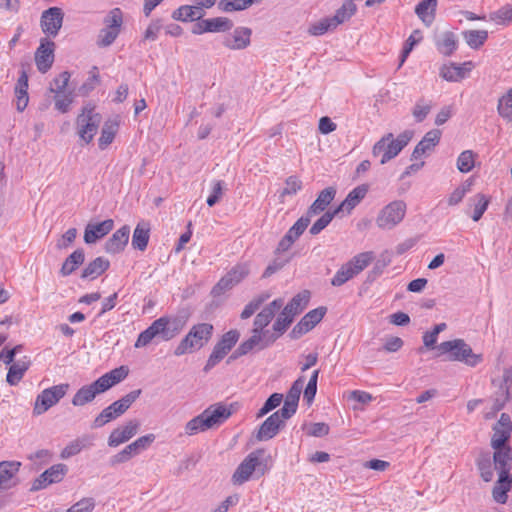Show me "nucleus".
<instances>
[{"label": "nucleus", "instance_id": "42", "mask_svg": "<svg viewBox=\"0 0 512 512\" xmlns=\"http://www.w3.org/2000/svg\"><path fill=\"white\" fill-rule=\"evenodd\" d=\"M84 259H85V254H84L83 249L75 250L64 261V263L60 269V273L63 276L70 275L84 262Z\"/></svg>", "mask_w": 512, "mask_h": 512}, {"label": "nucleus", "instance_id": "46", "mask_svg": "<svg viewBox=\"0 0 512 512\" xmlns=\"http://www.w3.org/2000/svg\"><path fill=\"white\" fill-rule=\"evenodd\" d=\"M462 35L467 45L472 49H479L488 38L486 30H466Z\"/></svg>", "mask_w": 512, "mask_h": 512}, {"label": "nucleus", "instance_id": "57", "mask_svg": "<svg viewBox=\"0 0 512 512\" xmlns=\"http://www.w3.org/2000/svg\"><path fill=\"white\" fill-rule=\"evenodd\" d=\"M339 213L334 210L333 212L327 211L325 212L310 228L309 232L311 235L319 234L323 229H325L330 222L333 220L335 216Z\"/></svg>", "mask_w": 512, "mask_h": 512}, {"label": "nucleus", "instance_id": "14", "mask_svg": "<svg viewBox=\"0 0 512 512\" xmlns=\"http://www.w3.org/2000/svg\"><path fill=\"white\" fill-rule=\"evenodd\" d=\"M67 472L68 467L63 463L52 465L33 481L31 490L39 491L45 489L51 484L59 483L64 479Z\"/></svg>", "mask_w": 512, "mask_h": 512}, {"label": "nucleus", "instance_id": "51", "mask_svg": "<svg viewBox=\"0 0 512 512\" xmlns=\"http://www.w3.org/2000/svg\"><path fill=\"white\" fill-rule=\"evenodd\" d=\"M304 386V378L299 377L297 380L294 381L291 388L286 394L284 402L287 403V406H294L295 408L298 407V402L300 398L301 391Z\"/></svg>", "mask_w": 512, "mask_h": 512}, {"label": "nucleus", "instance_id": "3", "mask_svg": "<svg viewBox=\"0 0 512 512\" xmlns=\"http://www.w3.org/2000/svg\"><path fill=\"white\" fill-rule=\"evenodd\" d=\"M232 415V410L222 403H216L206 408L202 413L189 420L185 427L188 436L205 432L220 426Z\"/></svg>", "mask_w": 512, "mask_h": 512}, {"label": "nucleus", "instance_id": "18", "mask_svg": "<svg viewBox=\"0 0 512 512\" xmlns=\"http://www.w3.org/2000/svg\"><path fill=\"white\" fill-rule=\"evenodd\" d=\"M139 427V421L134 419L126 422L123 426L114 429L108 437V446L118 447L119 445L129 441L137 434Z\"/></svg>", "mask_w": 512, "mask_h": 512}, {"label": "nucleus", "instance_id": "49", "mask_svg": "<svg viewBox=\"0 0 512 512\" xmlns=\"http://www.w3.org/2000/svg\"><path fill=\"white\" fill-rule=\"evenodd\" d=\"M497 111L504 120L512 122V88L499 98Z\"/></svg>", "mask_w": 512, "mask_h": 512}, {"label": "nucleus", "instance_id": "56", "mask_svg": "<svg viewBox=\"0 0 512 512\" xmlns=\"http://www.w3.org/2000/svg\"><path fill=\"white\" fill-rule=\"evenodd\" d=\"M475 154L472 150L463 151L457 159V168L462 173H468L474 168Z\"/></svg>", "mask_w": 512, "mask_h": 512}, {"label": "nucleus", "instance_id": "39", "mask_svg": "<svg viewBox=\"0 0 512 512\" xmlns=\"http://www.w3.org/2000/svg\"><path fill=\"white\" fill-rule=\"evenodd\" d=\"M511 486L512 476L499 475L498 481L492 491L493 499L500 504L506 503L508 498L507 492L510 490Z\"/></svg>", "mask_w": 512, "mask_h": 512}, {"label": "nucleus", "instance_id": "29", "mask_svg": "<svg viewBox=\"0 0 512 512\" xmlns=\"http://www.w3.org/2000/svg\"><path fill=\"white\" fill-rule=\"evenodd\" d=\"M367 192L368 186L365 184L355 187L335 210L338 213L346 212L349 214L364 199Z\"/></svg>", "mask_w": 512, "mask_h": 512}, {"label": "nucleus", "instance_id": "31", "mask_svg": "<svg viewBox=\"0 0 512 512\" xmlns=\"http://www.w3.org/2000/svg\"><path fill=\"white\" fill-rule=\"evenodd\" d=\"M283 424L278 420L277 414H271L259 427L256 438L259 441H267L275 437Z\"/></svg>", "mask_w": 512, "mask_h": 512}, {"label": "nucleus", "instance_id": "40", "mask_svg": "<svg viewBox=\"0 0 512 512\" xmlns=\"http://www.w3.org/2000/svg\"><path fill=\"white\" fill-rule=\"evenodd\" d=\"M149 232H150V227H149L148 223H145V222L138 223L133 232L132 246L135 249L144 251L148 245Z\"/></svg>", "mask_w": 512, "mask_h": 512}, {"label": "nucleus", "instance_id": "17", "mask_svg": "<svg viewBox=\"0 0 512 512\" xmlns=\"http://www.w3.org/2000/svg\"><path fill=\"white\" fill-rule=\"evenodd\" d=\"M64 14L61 8L51 7L45 10L41 16L42 31L52 37H55L62 27Z\"/></svg>", "mask_w": 512, "mask_h": 512}, {"label": "nucleus", "instance_id": "41", "mask_svg": "<svg viewBox=\"0 0 512 512\" xmlns=\"http://www.w3.org/2000/svg\"><path fill=\"white\" fill-rule=\"evenodd\" d=\"M357 11V6L353 0H344L341 7L336 10L334 16L331 17L335 26L348 21Z\"/></svg>", "mask_w": 512, "mask_h": 512}, {"label": "nucleus", "instance_id": "55", "mask_svg": "<svg viewBox=\"0 0 512 512\" xmlns=\"http://www.w3.org/2000/svg\"><path fill=\"white\" fill-rule=\"evenodd\" d=\"M206 21L211 33L226 32L233 27V22L226 17H215L206 19Z\"/></svg>", "mask_w": 512, "mask_h": 512}, {"label": "nucleus", "instance_id": "54", "mask_svg": "<svg viewBox=\"0 0 512 512\" xmlns=\"http://www.w3.org/2000/svg\"><path fill=\"white\" fill-rule=\"evenodd\" d=\"M87 438H77L71 441L60 453V457L62 459H68L72 456L79 454L83 448H85L89 443H86Z\"/></svg>", "mask_w": 512, "mask_h": 512}, {"label": "nucleus", "instance_id": "23", "mask_svg": "<svg viewBox=\"0 0 512 512\" xmlns=\"http://www.w3.org/2000/svg\"><path fill=\"white\" fill-rule=\"evenodd\" d=\"M473 67L472 61H466L462 64L450 63L441 67L440 76L447 81L458 82L464 79Z\"/></svg>", "mask_w": 512, "mask_h": 512}, {"label": "nucleus", "instance_id": "4", "mask_svg": "<svg viewBox=\"0 0 512 512\" xmlns=\"http://www.w3.org/2000/svg\"><path fill=\"white\" fill-rule=\"evenodd\" d=\"M436 356L445 357L451 362H462L469 367H475L483 361L482 354L473 352L470 345L463 339L444 341L436 347Z\"/></svg>", "mask_w": 512, "mask_h": 512}, {"label": "nucleus", "instance_id": "27", "mask_svg": "<svg viewBox=\"0 0 512 512\" xmlns=\"http://www.w3.org/2000/svg\"><path fill=\"white\" fill-rule=\"evenodd\" d=\"M114 226L112 219L104 220L96 224H88L84 232V241L87 244L95 243L98 239L107 235Z\"/></svg>", "mask_w": 512, "mask_h": 512}, {"label": "nucleus", "instance_id": "60", "mask_svg": "<svg viewBox=\"0 0 512 512\" xmlns=\"http://www.w3.org/2000/svg\"><path fill=\"white\" fill-rule=\"evenodd\" d=\"M472 182L467 180L463 184H461L459 187H457L449 196L448 198V204L450 206L457 205L462 201L466 193H468L471 190Z\"/></svg>", "mask_w": 512, "mask_h": 512}, {"label": "nucleus", "instance_id": "34", "mask_svg": "<svg viewBox=\"0 0 512 512\" xmlns=\"http://www.w3.org/2000/svg\"><path fill=\"white\" fill-rule=\"evenodd\" d=\"M435 44L442 55L450 56L457 49L458 39L453 32L446 31L436 39Z\"/></svg>", "mask_w": 512, "mask_h": 512}, {"label": "nucleus", "instance_id": "25", "mask_svg": "<svg viewBox=\"0 0 512 512\" xmlns=\"http://www.w3.org/2000/svg\"><path fill=\"white\" fill-rule=\"evenodd\" d=\"M493 461L495 469L499 475L511 476L512 468V448L509 445H503L501 448H493Z\"/></svg>", "mask_w": 512, "mask_h": 512}, {"label": "nucleus", "instance_id": "50", "mask_svg": "<svg viewBox=\"0 0 512 512\" xmlns=\"http://www.w3.org/2000/svg\"><path fill=\"white\" fill-rule=\"evenodd\" d=\"M355 276H357L355 271L352 269L351 265L346 262L337 270L334 277L331 279V285L340 287Z\"/></svg>", "mask_w": 512, "mask_h": 512}, {"label": "nucleus", "instance_id": "33", "mask_svg": "<svg viewBox=\"0 0 512 512\" xmlns=\"http://www.w3.org/2000/svg\"><path fill=\"white\" fill-rule=\"evenodd\" d=\"M437 3V0H422L415 7L416 15L426 26H430L435 19Z\"/></svg>", "mask_w": 512, "mask_h": 512}, {"label": "nucleus", "instance_id": "2", "mask_svg": "<svg viewBox=\"0 0 512 512\" xmlns=\"http://www.w3.org/2000/svg\"><path fill=\"white\" fill-rule=\"evenodd\" d=\"M184 326L185 322L179 317H160L139 334L134 346L135 348L145 347L156 337L169 341L177 336Z\"/></svg>", "mask_w": 512, "mask_h": 512}, {"label": "nucleus", "instance_id": "45", "mask_svg": "<svg viewBox=\"0 0 512 512\" xmlns=\"http://www.w3.org/2000/svg\"><path fill=\"white\" fill-rule=\"evenodd\" d=\"M119 123L116 120H108L104 123L99 138V147L105 149L114 140Z\"/></svg>", "mask_w": 512, "mask_h": 512}, {"label": "nucleus", "instance_id": "43", "mask_svg": "<svg viewBox=\"0 0 512 512\" xmlns=\"http://www.w3.org/2000/svg\"><path fill=\"white\" fill-rule=\"evenodd\" d=\"M309 298L310 293L308 291L300 292L295 295L283 308L290 312V314H292V316L295 318L306 308Z\"/></svg>", "mask_w": 512, "mask_h": 512}, {"label": "nucleus", "instance_id": "36", "mask_svg": "<svg viewBox=\"0 0 512 512\" xmlns=\"http://www.w3.org/2000/svg\"><path fill=\"white\" fill-rule=\"evenodd\" d=\"M110 266L108 259L97 257L91 261L82 271L81 278L95 279L103 274Z\"/></svg>", "mask_w": 512, "mask_h": 512}, {"label": "nucleus", "instance_id": "62", "mask_svg": "<svg viewBox=\"0 0 512 512\" xmlns=\"http://www.w3.org/2000/svg\"><path fill=\"white\" fill-rule=\"evenodd\" d=\"M421 39H422V33H421L420 30H414L411 33V35L406 40L405 46L403 48L400 65H402L404 63L405 59L410 54V52L412 51L413 47L418 42H420Z\"/></svg>", "mask_w": 512, "mask_h": 512}, {"label": "nucleus", "instance_id": "48", "mask_svg": "<svg viewBox=\"0 0 512 512\" xmlns=\"http://www.w3.org/2000/svg\"><path fill=\"white\" fill-rule=\"evenodd\" d=\"M490 199L484 194H476L470 199V204L473 205V213L471 215L473 221L477 222L481 219L483 214L488 208Z\"/></svg>", "mask_w": 512, "mask_h": 512}, {"label": "nucleus", "instance_id": "47", "mask_svg": "<svg viewBox=\"0 0 512 512\" xmlns=\"http://www.w3.org/2000/svg\"><path fill=\"white\" fill-rule=\"evenodd\" d=\"M374 258V252L366 251L355 255L348 261V263L351 265L356 275H358L370 265Z\"/></svg>", "mask_w": 512, "mask_h": 512}, {"label": "nucleus", "instance_id": "7", "mask_svg": "<svg viewBox=\"0 0 512 512\" xmlns=\"http://www.w3.org/2000/svg\"><path fill=\"white\" fill-rule=\"evenodd\" d=\"M124 23L123 12L120 8L111 9L103 18V28L96 37V45L99 48L110 47L121 33Z\"/></svg>", "mask_w": 512, "mask_h": 512}, {"label": "nucleus", "instance_id": "12", "mask_svg": "<svg viewBox=\"0 0 512 512\" xmlns=\"http://www.w3.org/2000/svg\"><path fill=\"white\" fill-rule=\"evenodd\" d=\"M239 337L240 334L237 330H230L226 332L214 346L212 353L204 366V371L208 372L215 367L231 351Z\"/></svg>", "mask_w": 512, "mask_h": 512}, {"label": "nucleus", "instance_id": "11", "mask_svg": "<svg viewBox=\"0 0 512 512\" xmlns=\"http://www.w3.org/2000/svg\"><path fill=\"white\" fill-rule=\"evenodd\" d=\"M276 341L275 336H271L268 330L259 331L257 329L252 330V335L249 339L242 342L236 351L230 356L228 362L234 360L240 356L248 354L253 349L262 350Z\"/></svg>", "mask_w": 512, "mask_h": 512}, {"label": "nucleus", "instance_id": "24", "mask_svg": "<svg viewBox=\"0 0 512 512\" xmlns=\"http://www.w3.org/2000/svg\"><path fill=\"white\" fill-rule=\"evenodd\" d=\"M284 304V300L282 298L274 299L271 303L266 305L255 317L253 322V328L259 331H265L264 328L269 325V323L274 318L277 311H279Z\"/></svg>", "mask_w": 512, "mask_h": 512}, {"label": "nucleus", "instance_id": "22", "mask_svg": "<svg viewBox=\"0 0 512 512\" xmlns=\"http://www.w3.org/2000/svg\"><path fill=\"white\" fill-rule=\"evenodd\" d=\"M19 461L0 462V490H7L17 485V474L21 467Z\"/></svg>", "mask_w": 512, "mask_h": 512}, {"label": "nucleus", "instance_id": "10", "mask_svg": "<svg viewBox=\"0 0 512 512\" xmlns=\"http://www.w3.org/2000/svg\"><path fill=\"white\" fill-rule=\"evenodd\" d=\"M69 384L62 383L44 389L36 398L33 413L41 415L56 405L67 393Z\"/></svg>", "mask_w": 512, "mask_h": 512}, {"label": "nucleus", "instance_id": "30", "mask_svg": "<svg viewBox=\"0 0 512 512\" xmlns=\"http://www.w3.org/2000/svg\"><path fill=\"white\" fill-rule=\"evenodd\" d=\"M441 137V131L438 129H433L428 131L422 140L416 145L414 151L412 153L413 159H418L425 155L426 153L431 152L434 147L439 143Z\"/></svg>", "mask_w": 512, "mask_h": 512}, {"label": "nucleus", "instance_id": "44", "mask_svg": "<svg viewBox=\"0 0 512 512\" xmlns=\"http://www.w3.org/2000/svg\"><path fill=\"white\" fill-rule=\"evenodd\" d=\"M293 321L294 317L292 314L283 308L273 323V333H270L271 336H275L277 340L289 328Z\"/></svg>", "mask_w": 512, "mask_h": 512}, {"label": "nucleus", "instance_id": "35", "mask_svg": "<svg viewBox=\"0 0 512 512\" xmlns=\"http://www.w3.org/2000/svg\"><path fill=\"white\" fill-rule=\"evenodd\" d=\"M30 364L31 362L27 357L13 363L8 370L6 381L12 386L17 385L29 369Z\"/></svg>", "mask_w": 512, "mask_h": 512}, {"label": "nucleus", "instance_id": "28", "mask_svg": "<svg viewBox=\"0 0 512 512\" xmlns=\"http://www.w3.org/2000/svg\"><path fill=\"white\" fill-rule=\"evenodd\" d=\"M130 235L129 226L125 225L115 231L105 243V251L109 254L121 252L127 245Z\"/></svg>", "mask_w": 512, "mask_h": 512}, {"label": "nucleus", "instance_id": "61", "mask_svg": "<svg viewBox=\"0 0 512 512\" xmlns=\"http://www.w3.org/2000/svg\"><path fill=\"white\" fill-rule=\"evenodd\" d=\"M326 309L319 307L309 311L301 320L312 330L324 317Z\"/></svg>", "mask_w": 512, "mask_h": 512}, {"label": "nucleus", "instance_id": "64", "mask_svg": "<svg viewBox=\"0 0 512 512\" xmlns=\"http://www.w3.org/2000/svg\"><path fill=\"white\" fill-rule=\"evenodd\" d=\"M224 190H225V183L223 181H221V180L214 181L212 184L211 194L207 198L208 206L212 207L217 202H219L223 196Z\"/></svg>", "mask_w": 512, "mask_h": 512}, {"label": "nucleus", "instance_id": "38", "mask_svg": "<svg viewBox=\"0 0 512 512\" xmlns=\"http://www.w3.org/2000/svg\"><path fill=\"white\" fill-rule=\"evenodd\" d=\"M119 404L115 401L108 407L102 410V412L95 418L93 426L99 428L107 424L108 422L116 419L125 412L121 409Z\"/></svg>", "mask_w": 512, "mask_h": 512}, {"label": "nucleus", "instance_id": "37", "mask_svg": "<svg viewBox=\"0 0 512 512\" xmlns=\"http://www.w3.org/2000/svg\"><path fill=\"white\" fill-rule=\"evenodd\" d=\"M203 13L192 3L191 5L180 6L172 13V18L182 22H193L202 19Z\"/></svg>", "mask_w": 512, "mask_h": 512}, {"label": "nucleus", "instance_id": "16", "mask_svg": "<svg viewBox=\"0 0 512 512\" xmlns=\"http://www.w3.org/2000/svg\"><path fill=\"white\" fill-rule=\"evenodd\" d=\"M490 445L492 448H501L507 445L512 433V421L508 414L502 413L499 420L492 427Z\"/></svg>", "mask_w": 512, "mask_h": 512}, {"label": "nucleus", "instance_id": "8", "mask_svg": "<svg viewBox=\"0 0 512 512\" xmlns=\"http://www.w3.org/2000/svg\"><path fill=\"white\" fill-rule=\"evenodd\" d=\"M102 117L92 106H85L77 116V132L81 140L86 144L90 143L96 135L101 124Z\"/></svg>", "mask_w": 512, "mask_h": 512}, {"label": "nucleus", "instance_id": "58", "mask_svg": "<svg viewBox=\"0 0 512 512\" xmlns=\"http://www.w3.org/2000/svg\"><path fill=\"white\" fill-rule=\"evenodd\" d=\"M283 400V395L280 393H273L264 403V405L259 409L256 414L257 418H262L270 411L278 407Z\"/></svg>", "mask_w": 512, "mask_h": 512}, {"label": "nucleus", "instance_id": "53", "mask_svg": "<svg viewBox=\"0 0 512 512\" xmlns=\"http://www.w3.org/2000/svg\"><path fill=\"white\" fill-rule=\"evenodd\" d=\"M155 435L150 433L144 436L139 437L128 446V449L131 451L133 456L138 455L142 451L149 448V446L155 441Z\"/></svg>", "mask_w": 512, "mask_h": 512}, {"label": "nucleus", "instance_id": "9", "mask_svg": "<svg viewBox=\"0 0 512 512\" xmlns=\"http://www.w3.org/2000/svg\"><path fill=\"white\" fill-rule=\"evenodd\" d=\"M406 209V203L402 200L390 202L384 206L377 215V226L383 230L393 229L404 219Z\"/></svg>", "mask_w": 512, "mask_h": 512}, {"label": "nucleus", "instance_id": "15", "mask_svg": "<svg viewBox=\"0 0 512 512\" xmlns=\"http://www.w3.org/2000/svg\"><path fill=\"white\" fill-rule=\"evenodd\" d=\"M260 465V452H251L247 457L238 465L232 475V482L234 485H242L247 482L252 474L255 472L257 466Z\"/></svg>", "mask_w": 512, "mask_h": 512}, {"label": "nucleus", "instance_id": "13", "mask_svg": "<svg viewBox=\"0 0 512 512\" xmlns=\"http://www.w3.org/2000/svg\"><path fill=\"white\" fill-rule=\"evenodd\" d=\"M250 273L247 263H238L232 267L213 287L212 295L217 297L232 289L245 279Z\"/></svg>", "mask_w": 512, "mask_h": 512}, {"label": "nucleus", "instance_id": "52", "mask_svg": "<svg viewBox=\"0 0 512 512\" xmlns=\"http://www.w3.org/2000/svg\"><path fill=\"white\" fill-rule=\"evenodd\" d=\"M335 28L336 26L331 17H326L322 18L318 22L311 24L308 28V33L312 36H320L330 30H334Z\"/></svg>", "mask_w": 512, "mask_h": 512}, {"label": "nucleus", "instance_id": "59", "mask_svg": "<svg viewBox=\"0 0 512 512\" xmlns=\"http://www.w3.org/2000/svg\"><path fill=\"white\" fill-rule=\"evenodd\" d=\"M70 80V73L67 71L62 72L59 76L55 77L50 83V92L56 94L64 93Z\"/></svg>", "mask_w": 512, "mask_h": 512}, {"label": "nucleus", "instance_id": "19", "mask_svg": "<svg viewBox=\"0 0 512 512\" xmlns=\"http://www.w3.org/2000/svg\"><path fill=\"white\" fill-rule=\"evenodd\" d=\"M55 43L53 41L42 39L40 46L35 52V63L41 73H46L54 62Z\"/></svg>", "mask_w": 512, "mask_h": 512}, {"label": "nucleus", "instance_id": "1", "mask_svg": "<svg viewBox=\"0 0 512 512\" xmlns=\"http://www.w3.org/2000/svg\"><path fill=\"white\" fill-rule=\"evenodd\" d=\"M128 375V369L120 366L102 375L90 385L81 387L73 396L72 404L74 406H83L94 400L96 395L103 393L112 386L124 380Z\"/></svg>", "mask_w": 512, "mask_h": 512}, {"label": "nucleus", "instance_id": "32", "mask_svg": "<svg viewBox=\"0 0 512 512\" xmlns=\"http://www.w3.org/2000/svg\"><path fill=\"white\" fill-rule=\"evenodd\" d=\"M28 75L22 70L14 88L16 109L23 112L28 105Z\"/></svg>", "mask_w": 512, "mask_h": 512}, {"label": "nucleus", "instance_id": "26", "mask_svg": "<svg viewBox=\"0 0 512 512\" xmlns=\"http://www.w3.org/2000/svg\"><path fill=\"white\" fill-rule=\"evenodd\" d=\"M336 195V189L334 187H327L323 189L316 200L308 208L305 217L311 220L312 217L323 212L328 205L333 201Z\"/></svg>", "mask_w": 512, "mask_h": 512}, {"label": "nucleus", "instance_id": "5", "mask_svg": "<svg viewBox=\"0 0 512 512\" xmlns=\"http://www.w3.org/2000/svg\"><path fill=\"white\" fill-rule=\"evenodd\" d=\"M213 325L199 323L193 325L187 335L180 341L174 350L176 356H182L204 347L212 337Z\"/></svg>", "mask_w": 512, "mask_h": 512}, {"label": "nucleus", "instance_id": "63", "mask_svg": "<svg viewBox=\"0 0 512 512\" xmlns=\"http://www.w3.org/2000/svg\"><path fill=\"white\" fill-rule=\"evenodd\" d=\"M96 506L92 497H84L73 504L66 512H92Z\"/></svg>", "mask_w": 512, "mask_h": 512}, {"label": "nucleus", "instance_id": "21", "mask_svg": "<svg viewBox=\"0 0 512 512\" xmlns=\"http://www.w3.org/2000/svg\"><path fill=\"white\" fill-rule=\"evenodd\" d=\"M310 223V219L302 216L294 225L288 230L283 238L278 243L277 251L286 252L288 251L294 242L303 234Z\"/></svg>", "mask_w": 512, "mask_h": 512}, {"label": "nucleus", "instance_id": "6", "mask_svg": "<svg viewBox=\"0 0 512 512\" xmlns=\"http://www.w3.org/2000/svg\"><path fill=\"white\" fill-rule=\"evenodd\" d=\"M413 132L406 130L395 139L392 133H388L377 141L373 148L372 154L374 156L382 155L380 163L386 164L388 161L396 157L402 149L412 139Z\"/></svg>", "mask_w": 512, "mask_h": 512}, {"label": "nucleus", "instance_id": "20", "mask_svg": "<svg viewBox=\"0 0 512 512\" xmlns=\"http://www.w3.org/2000/svg\"><path fill=\"white\" fill-rule=\"evenodd\" d=\"M252 31L247 27H237L223 37L222 44L231 50H242L250 45Z\"/></svg>", "mask_w": 512, "mask_h": 512}]
</instances>
